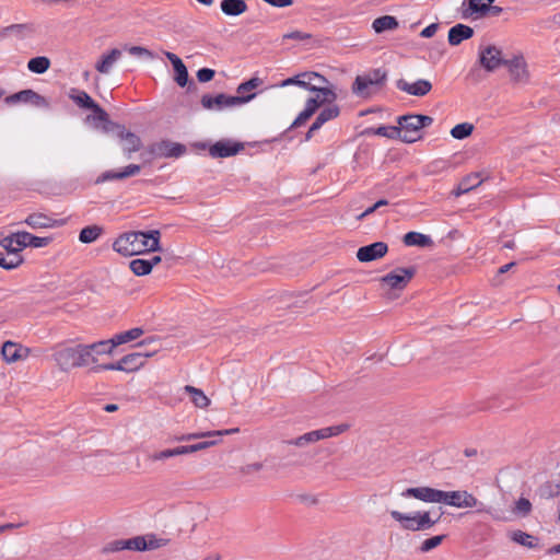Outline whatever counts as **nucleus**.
<instances>
[{"instance_id": "2f4dec72", "label": "nucleus", "mask_w": 560, "mask_h": 560, "mask_svg": "<svg viewBox=\"0 0 560 560\" xmlns=\"http://www.w3.org/2000/svg\"><path fill=\"white\" fill-rule=\"evenodd\" d=\"M481 183L482 179L478 173L469 174L458 183L456 189L454 190V195L459 197L464 194H467L474 188L478 187Z\"/></svg>"}, {"instance_id": "ddd939ff", "label": "nucleus", "mask_w": 560, "mask_h": 560, "mask_svg": "<svg viewBox=\"0 0 560 560\" xmlns=\"http://www.w3.org/2000/svg\"><path fill=\"white\" fill-rule=\"evenodd\" d=\"M116 137L119 139L124 155L130 159L132 153L141 149L142 141L139 136L125 128L122 125L116 126Z\"/></svg>"}, {"instance_id": "f704fd0d", "label": "nucleus", "mask_w": 560, "mask_h": 560, "mask_svg": "<svg viewBox=\"0 0 560 560\" xmlns=\"http://www.w3.org/2000/svg\"><path fill=\"white\" fill-rule=\"evenodd\" d=\"M120 56L121 51L119 49H112L102 56L101 60L95 65V69L101 73H108Z\"/></svg>"}, {"instance_id": "a878e982", "label": "nucleus", "mask_w": 560, "mask_h": 560, "mask_svg": "<svg viewBox=\"0 0 560 560\" xmlns=\"http://www.w3.org/2000/svg\"><path fill=\"white\" fill-rule=\"evenodd\" d=\"M494 0H469L468 7L463 11L464 19H480L487 15L488 3Z\"/></svg>"}, {"instance_id": "2eb2a0df", "label": "nucleus", "mask_w": 560, "mask_h": 560, "mask_svg": "<svg viewBox=\"0 0 560 560\" xmlns=\"http://www.w3.org/2000/svg\"><path fill=\"white\" fill-rule=\"evenodd\" d=\"M504 67L508 68L510 78L515 83H526L529 78L527 63L523 55H516L512 59H506Z\"/></svg>"}, {"instance_id": "a19ab883", "label": "nucleus", "mask_w": 560, "mask_h": 560, "mask_svg": "<svg viewBox=\"0 0 560 560\" xmlns=\"http://www.w3.org/2000/svg\"><path fill=\"white\" fill-rule=\"evenodd\" d=\"M184 390L190 395L191 401L196 407L206 408L209 406L210 399L205 395V393L201 389L196 388L191 385H186L184 387Z\"/></svg>"}, {"instance_id": "b1692460", "label": "nucleus", "mask_w": 560, "mask_h": 560, "mask_svg": "<svg viewBox=\"0 0 560 560\" xmlns=\"http://www.w3.org/2000/svg\"><path fill=\"white\" fill-rule=\"evenodd\" d=\"M240 432L238 428H232V429H225V430H215V431H207V432H194V433H187L182 434L179 436H175L173 440L176 442H184V441H194L198 439L203 438H221L224 435H230Z\"/></svg>"}, {"instance_id": "6ab92c4d", "label": "nucleus", "mask_w": 560, "mask_h": 560, "mask_svg": "<svg viewBox=\"0 0 560 560\" xmlns=\"http://www.w3.org/2000/svg\"><path fill=\"white\" fill-rule=\"evenodd\" d=\"M106 551H121V550H136L145 551V537L136 536L129 539H119L110 542L106 548Z\"/></svg>"}, {"instance_id": "4c0bfd02", "label": "nucleus", "mask_w": 560, "mask_h": 560, "mask_svg": "<svg viewBox=\"0 0 560 560\" xmlns=\"http://www.w3.org/2000/svg\"><path fill=\"white\" fill-rule=\"evenodd\" d=\"M511 539L524 547L536 549L539 545V539L530 534H527L523 530H514L511 534Z\"/></svg>"}, {"instance_id": "c756f323", "label": "nucleus", "mask_w": 560, "mask_h": 560, "mask_svg": "<svg viewBox=\"0 0 560 560\" xmlns=\"http://www.w3.org/2000/svg\"><path fill=\"white\" fill-rule=\"evenodd\" d=\"M150 355L151 354L149 353L142 352H132L124 355L121 358V363L124 364L125 372L131 373L138 371L140 368L144 365L145 359Z\"/></svg>"}, {"instance_id": "58836bf2", "label": "nucleus", "mask_w": 560, "mask_h": 560, "mask_svg": "<svg viewBox=\"0 0 560 560\" xmlns=\"http://www.w3.org/2000/svg\"><path fill=\"white\" fill-rule=\"evenodd\" d=\"M103 228L97 224L88 225L80 231L79 241L83 244H91L103 234Z\"/></svg>"}, {"instance_id": "cd10ccee", "label": "nucleus", "mask_w": 560, "mask_h": 560, "mask_svg": "<svg viewBox=\"0 0 560 560\" xmlns=\"http://www.w3.org/2000/svg\"><path fill=\"white\" fill-rule=\"evenodd\" d=\"M91 110L93 112L94 115H89L86 117V121H101V122H103L102 129H103L104 132L114 131L116 129V126L119 125L117 122L112 121L109 119V116L106 113V110L104 108H102L97 103L92 107Z\"/></svg>"}, {"instance_id": "6e6d98bb", "label": "nucleus", "mask_w": 560, "mask_h": 560, "mask_svg": "<svg viewBox=\"0 0 560 560\" xmlns=\"http://www.w3.org/2000/svg\"><path fill=\"white\" fill-rule=\"evenodd\" d=\"M311 38H312V34L306 33V32H302V31H299V30L285 33L282 36V40L292 39V40L303 42V40H307V39H311Z\"/></svg>"}, {"instance_id": "0e129e2a", "label": "nucleus", "mask_w": 560, "mask_h": 560, "mask_svg": "<svg viewBox=\"0 0 560 560\" xmlns=\"http://www.w3.org/2000/svg\"><path fill=\"white\" fill-rule=\"evenodd\" d=\"M320 105L322 103L319 102L318 97H310L306 101L305 109H308L310 112H312V114H315V112Z\"/></svg>"}, {"instance_id": "6e6552de", "label": "nucleus", "mask_w": 560, "mask_h": 560, "mask_svg": "<svg viewBox=\"0 0 560 560\" xmlns=\"http://www.w3.org/2000/svg\"><path fill=\"white\" fill-rule=\"evenodd\" d=\"M349 429V424L341 423L337 425L326 427L318 430L306 432L295 439L287 441L289 445L298 447H304L311 443H315L319 440L337 436Z\"/></svg>"}, {"instance_id": "de8ad7c7", "label": "nucleus", "mask_w": 560, "mask_h": 560, "mask_svg": "<svg viewBox=\"0 0 560 560\" xmlns=\"http://www.w3.org/2000/svg\"><path fill=\"white\" fill-rule=\"evenodd\" d=\"M474 131V125L469 122H462L454 126L451 130V135L453 138L463 140L469 137Z\"/></svg>"}, {"instance_id": "8fccbe9b", "label": "nucleus", "mask_w": 560, "mask_h": 560, "mask_svg": "<svg viewBox=\"0 0 560 560\" xmlns=\"http://www.w3.org/2000/svg\"><path fill=\"white\" fill-rule=\"evenodd\" d=\"M144 537H145L147 550L159 549L161 547L166 546L170 542L168 539H166V538H159V537H156L153 534L145 535Z\"/></svg>"}, {"instance_id": "473e14b6", "label": "nucleus", "mask_w": 560, "mask_h": 560, "mask_svg": "<svg viewBox=\"0 0 560 560\" xmlns=\"http://www.w3.org/2000/svg\"><path fill=\"white\" fill-rule=\"evenodd\" d=\"M221 11L228 16H238L247 11L248 7L244 0H222Z\"/></svg>"}, {"instance_id": "9b49d317", "label": "nucleus", "mask_w": 560, "mask_h": 560, "mask_svg": "<svg viewBox=\"0 0 560 560\" xmlns=\"http://www.w3.org/2000/svg\"><path fill=\"white\" fill-rule=\"evenodd\" d=\"M417 272L416 267L396 268L381 278V282L394 290L405 289Z\"/></svg>"}, {"instance_id": "e433bc0d", "label": "nucleus", "mask_w": 560, "mask_h": 560, "mask_svg": "<svg viewBox=\"0 0 560 560\" xmlns=\"http://www.w3.org/2000/svg\"><path fill=\"white\" fill-rule=\"evenodd\" d=\"M372 27L375 33L380 34L385 31L396 30L398 27V21L395 16L383 15L373 21Z\"/></svg>"}, {"instance_id": "20e7f679", "label": "nucleus", "mask_w": 560, "mask_h": 560, "mask_svg": "<svg viewBox=\"0 0 560 560\" xmlns=\"http://www.w3.org/2000/svg\"><path fill=\"white\" fill-rule=\"evenodd\" d=\"M387 80V72L381 68L372 69L355 77L351 91L360 97H370L375 90L381 89Z\"/></svg>"}, {"instance_id": "423d86ee", "label": "nucleus", "mask_w": 560, "mask_h": 560, "mask_svg": "<svg viewBox=\"0 0 560 560\" xmlns=\"http://www.w3.org/2000/svg\"><path fill=\"white\" fill-rule=\"evenodd\" d=\"M390 516L395 521L399 522L404 529L418 532L433 527L436 523H439L442 513L436 517V520H432L430 512H416L413 515H409L394 510L390 511Z\"/></svg>"}, {"instance_id": "ea45409f", "label": "nucleus", "mask_w": 560, "mask_h": 560, "mask_svg": "<svg viewBox=\"0 0 560 560\" xmlns=\"http://www.w3.org/2000/svg\"><path fill=\"white\" fill-rule=\"evenodd\" d=\"M310 91L317 92L316 97H318V100L322 104L332 103L337 98V94L335 93L332 88L327 86V84H320V83L314 84L313 83L312 88H310Z\"/></svg>"}, {"instance_id": "69168bd1", "label": "nucleus", "mask_w": 560, "mask_h": 560, "mask_svg": "<svg viewBox=\"0 0 560 560\" xmlns=\"http://www.w3.org/2000/svg\"><path fill=\"white\" fill-rule=\"evenodd\" d=\"M266 3L276 8H285L293 4V0H264Z\"/></svg>"}, {"instance_id": "864d4df0", "label": "nucleus", "mask_w": 560, "mask_h": 560, "mask_svg": "<svg viewBox=\"0 0 560 560\" xmlns=\"http://www.w3.org/2000/svg\"><path fill=\"white\" fill-rule=\"evenodd\" d=\"M102 371H122L125 372L124 364L121 363V359L115 363H105V364H97L94 365L91 369V372L93 373H100Z\"/></svg>"}, {"instance_id": "603ef678", "label": "nucleus", "mask_w": 560, "mask_h": 560, "mask_svg": "<svg viewBox=\"0 0 560 560\" xmlns=\"http://www.w3.org/2000/svg\"><path fill=\"white\" fill-rule=\"evenodd\" d=\"M175 81L179 86H185L188 83V71L184 62L174 67Z\"/></svg>"}, {"instance_id": "79ce46f5", "label": "nucleus", "mask_w": 560, "mask_h": 560, "mask_svg": "<svg viewBox=\"0 0 560 560\" xmlns=\"http://www.w3.org/2000/svg\"><path fill=\"white\" fill-rule=\"evenodd\" d=\"M49 67L50 60L45 56L34 57L30 59L27 62V69L36 74L45 73L49 69Z\"/></svg>"}, {"instance_id": "412c9836", "label": "nucleus", "mask_w": 560, "mask_h": 560, "mask_svg": "<svg viewBox=\"0 0 560 560\" xmlns=\"http://www.w3.org/2000/svg\"><path fill=\"white\" fill-rule=\"evenodd\" d=\"M2 358L8 363H14L25 360L30 354V349L13 341H5L1 349Z\"/></svg>"}, {"instance_id": "09e8293b", "label": "nucleus", "mask_w": 560, "mask_h": 560, "mask_svg": "<svg viewBox=\"0 0 560 560\" xmlns=\"http://www.w3.org/2000/svg\"><path fill=\"white\" fill-rule=\"evenodd\" d=\"M23 262L22 256H14L8 258L5 254L0 253V267L5 270H12L18 268Z\"/></svg>"}, {"instance_id": "7c9ffc66", "label": "nucleus", "mask_w": 560, "mask_h": 560, "mask_svg": "<svg viewBox=\"0 0 560 560\" xmlns=\"http://www.w3.org/2000/svg\"><path fill=\"white\" fill-rule=\"evenodd\" d=\"M340 108L338 105H331L328 107H325L320 110V113L317 115L313 124L311 125V131H317L322 128V126L339 116Z\"/></svg>"}, {"instance_id": "0eeeda50", "label": "nucleus", "mask_w": 560, "mask_h": 560, "mask_svg": "<svg viewBox=\"0 0 560 560\" xmlns=\"http://www.w3.org/2000/svg\"><path fill=\"white\" fill-rule=\"evenodd\" d=\"M186 152V147L178 142H173L171 140H161L158 142H153L145 151L141 153V158L144 162H151L154 159L161 158H179Z\"/></svg>"}, {"instance_id": "4be33fe9", "label": "nucleus", "mask_w": 560, "mask_h": 560, "mask_svg": "<svg viewBox=\"0 0 560 560\" xmlns=\"http://www.w3.org/2000/svg\"><path fill=\"white\" fill-rule=\"evenodd\" d=\"M16 245L21 246L22 248L25 247H33V248H40L45 247L50 244L51 237H39L35 236L28 232L22 231L16 232Z\"/></svg>"}, {"instance_id": "e2e57ef3", "label": "nucleus", "mask_w": 560, "mask_h": 560, "mask_svg": "<svg viewBox=\"0 0 560 560\" xmlns=\"http://www.w3.org/2000/svg\"><path fill=\"white\" fill-rule=\"evenodd\" d=\"M438 28L439 24L432 23L421 31L420 36L423 38H430L435 35Z\"/></svg>"}, {"instance_id": "774afa93", "label": "nucleus", "mask_w": 560, "mask_h": 560, "mask_svg": "<svg viewBox=\"0 0 560 560\" xmlns=\"http://www.w3.org/2000/svg\"><path fill=\"white\" fill-rule=\"evenodd\" d=\"M491 4L492 3H488L487 14L491 16H499L502 13L503 9L501 7Z\"/></svg>"}, {"instance_id": "4468645a", "label": "nucleus", "mask_w": 560, "mask_h": 560, "mask_svg": "<svg viewBox=\"0 0 560 560\" xmlns=\"http://www.w3.org/2000/svg\"><path fill=\"white\" fill-rule=\"evenodd\" d=\"M244 150V143L231 139H222L209 147V155L213 159L230 158Z\"/></svg>"}, {"instance_id": "680f3d73", "label": "nucleus", "mask_w": 560, "mask_h": 560, "mask_svg": "<svg viewBox=\"0 0 560 560\" xmlns=\"http://www.w3.org/2000/svg\"><path fill=\"white\" fill-rule=\"evenodd\" d=\"M214 74V70L210 68H201L197 71V78L202 83L211 81Z\"/></svg>"}, {"instance_id": "4d7b16f0", "label": "nucleus", "mask_w": 560, "mask_h": 560, "mask_svg": "<svg viewBox=\"0 0 560 560\" xmlns=\"http://www.w3.org/2000/svg\"><path fill=\"white\" fill-rule=\"evenodd\" d=\"M260 83H261L260 79L252 78L238 85L237 93L243 95L245 92L256 89Z\"/></svg>"}, {"instance_id": "c03bdc74", "label": "nucleus", "mask_w": 560, "mask_h": 560, "mask_svg": "<svg viewBox=\"0 0 560 560\" xmlns=\"http://www.w3.org/2000/svg\"><path fill=\"white\" fill-rule=\"evenodd\" d=\"M15 238L16 232L0 240V246H2L11 257L21 256L20 252L23 249L21 246L16 245Z\"/></svg>"}, {"instance_id": "5701e85b", "label": "nucleus", "mask_w": 560, "mask_h": 560, "mask_svg": "<svg viewBox=\"0 0 560 560\" xmlns=\"http://www.w3.org/2000/svg\"><path fill=\"white\" fill-rule=\"evenodd\" d=\"M141 171V166L138 164H129L125 166L120 171H106L104 172L97 179V183L100 182H107V180H121L127 177H131L135 175H138Z\"/></svg>"}, {"instance_id": "f03ea898", "label": "nucleus", "mask_w": 560, "mask_h": 560, "mask_svg": "<svg viewBox=\"0 0 560 560\" xmlns=\"http://www.w3.org/2000/svg\"><path fill=\"white\" fill-rule=\"evenodd\" d=\"M161 233L159 230L147 232H127L120 234L113 243V249L122 256L139 255L144 252H159Z\"/></svg>"}, {"instance_id": "a18cd8bd", "label": "nucleus", "mask_w": 560, "mask_h": 560, "mask_svg": "<svg viewBox=\"0 0 560 560\" xmlns=\"http://www.w3.org/2000/svg\"><path fill=\"white\" fill-rule=\"evenodd\" d=\"M130 270L136 276H145L152 271V264L148 259L137 258L129 262Z\"/></svg>"}, {"instance_id": "393cba45", "label": "nucleus", "mask_w": 560, "mask_h": 560, "mask_svg": "<svg viewBox=\"0 0 560 560\" xmlns=\"http://www.w3.org/2000/svg\"><path fill=\"white\" fill-rule=\"evenodd\" d=\"M143 329L140 327L131 328L127 331L120 332L115 335L113 338L106 340L107 346L109 348L110 354L113 353V350L122 343H127L129 341L138 339L140 336L143 335Z\"/></svg>"}, {"instance_id": "c85d7f7f", "label": "nucleus", "mask_w": 560, "mask_h": 560, "mask_svg": "<svg viewBox=\"0 0 560 560\" xmlns=\"http://www.w3.org/2000/svg\"><path fill=\"white\" fill-rule=\"evenodd\" d=\"M24 222L32 229H47L62 224V221L51 219L44 213H32L24 220Z\"/></svg>"}, {"instance_id": "f257e3e1", "label": "nucleus", "mask_w": 560, "mask_h": 560, "mask_svg": "<svg viewBox=\"0 0 560 560\" xmlns=\"http://www.w3.org/2000/svg\"><path fill=\"white\" fill-rule=\"evenodd\" d=\"M102 354H110L106 340L90 345H60L56 347L52 358L62 371H68L73 368H82L95 363L97 362V357Z\"/></svg>"}, {"instance_id": "39448f33", "label": "nucleus", "mask_w": 560, "mask_h": 560, "mask_svg": "<svg viewBox=\"0 0 560 560\" xmlns=\"http://www.w3.org/2000/svg\"><path fill=\"white\" fill-rule=\"evenodd\" d=\"M441 503L457 509L475 508L477 513H491V508L479 501L472 493L466 490L443 491Z\"/></svg>"}, {"instance_id": "a211bd4d", "label": "nucleus", "mask_w": 560, "mask_h": 560, "mask_svg": "<svg viewBox=\"0 0 560 560\" xmlns=\"http://www.w3.org/2000/svg\"><path fill=\"white\" fill-rule=\"evenodd\" d=\"M388 252V246L384 242H375L370 245L362 246L357 252V258L361 262H370L382 258Z\"/></svg>"}, {"instance_id": "c9c22d12", "label": "nucleus", "mask_w": 560, "mask_h": 560, "mask_svg": "<svg viewBox=\"0 0 560 560\" xmlns=\"http://www.w3.org/2000/svg\"><path fill=\"white\" fill-rule=\"evenodd\" d=\"M402 242L406 246L430 247L433 245V241L429 235L413 231L406 233Z\"/></svg>"}, {"instance_id": "5fc2aeb1", "label": "nucleus", "mask_w": 560, "mask_h": 560, "mask_svg": "<svg viewBox=\"0 0 560 560\" xmlns=\"http://www.w3.org/2000/svg\"><path fill=\"white\" fill-rule=\"evenodd\" d=\"M532 511V503L528 499L520 498L515 502V506L513 509V512L517 515L525 516Z\"/></svg>"}, {"instance_id": "13d9d810", "label": "nucleus", "mask_w": 560, "mask_h": 560, "mask_svg": "<svg viewBox=\"0 0 560 560\" xmlns=\"http://www.w3.org/2000/svg\"><path fill=\"white\" fill-rule=\"evenodd\" d=\"M128 52L136 57H147L149 59H153L154 55L148 48L141 46H130L127 48Z\"/></svg>"}, {"instance_id": "f3484780", "label": "nucleus", "mask_w": 560, "mask_h": 560, "mask_svg": "<svg viewBox=\"0 0 560 560\" xmlns=\"http://www.w3.org/2000/svg\"><path fill=\"white\" fill-rule=\"evenodd\" d=\"M405 498H415L427 503H441L442 490L431 487L408 488L401 493Z\"/></svg>"}, {"instance_id": "1a4fd4ad", "label": "nucleus", "mask_w": 560, "mask_h": 560, "mask_svg": "<svg viewBox=\"0 0 560 560\" xmlns=\"http://www.w3.org/2000/svg\"><path fill=\"white\" fill-rule=\"evenodd\" d=\"M256 96L255 93L248 94V95H237V96H230L225 95L223 93L218 94L215 96H212L210 94H205L201 97V105L207 109H213L214 107L217 109H222L224 107H233L236 105L245 104L249 101H252Z\"/></svg>"}, {"instance_id": "7ed1b4c3", "label": "nucleus", "mask_w": 560, "mask_h": 560, "mask_svg": "<svg viewBox=\"0 0 560 560\" xmlns=\"http://www.w3.org/2000/svg\"><path fill=\"white\" fill-rule=\"evenodd\" d=\"M433 118L428 115L409 114L397 118L398 128H401L400 141L413 143L422 138V129L431 126Z\"/></svg>"}, {"instance_id": "f8f14e48", "label": "nucleus", "mask_w": 560, "mask_h": 560, "mask_svg": "<svg viewBox=\"0 0 560 560\" xmlns=\"http://www.w3.org/2000/svg\"><path fill=\"white\" fill-rule=\"evenodd\" d=\"M4 102L8 105L25 103L45 109H48L50 107V103L47 101L46 97L31 89L22 90L18 93L11 94L4 98Z\"/></svg>"}, {"instance_id": "37998d69", "label": "nucleus", "mask_w": 560, "mask_h": 560, "mask_svg": "<svg viewBox=\"0 0 560 560\" xmlns=\"http://www.w3.org/2000/svg\"><path fill=\"white\" fill-rule=\"evenodd\" d=\"M33 28L27 24H12L5 28H3L0 36H9L14 35L15 37L23 39L30 33H32Z\"/></svg>"}, {"instance_id": "49530a36", "label": "nucleus", "mask_w": 560, "mask_h": 560, "mask_svg": "<svg viewBox=\"0 0 560 560\" xmlns=\"http://www.w3.org/2000/svg\"><path fill=\"white\" fill-rule=\"evenodd\" d=\"M372 132L376 136L385 137L388 139H399L401 135V128L398 126H380L373 129Z\"/></svg>"}, {"instance_id": "aec40b11", "label": "nucleus", "mask_w": 560, "mask_h": 560, "mask_svg": "<svg viewBox=\"0 0 560 560\" xmlns=\"http://www.w3.org/2000/svg\"><path fill=\"white\" fill-rule=\"evenodd\" d=\"M396 86L398 90L413 96H424L432 90L431 82L424 79H419L413 83L399 79L396 82Z\"/></svg>"}, {"instance_id": "9d476101", "label": "nucleus", "mask_w": 560, "mask_h": 560, "mask_svg": "<svg viewBox=\"0 0 560 560\" xmlns=\"http://www.w3.org/2000/svg\"><path fill=\"white\" fill-rule=\"evenodd\" d=\"M478 57L480 66L488 72H494L506 63L502 49L495 45L480 46Z\"/></svg>"}, {"instance_id": "bf43d9fd", "label": "nucleus", "mask_w": 560, "mask_h": 560, "mask_svg": "<svg viewBox=\"0 0 560 560\" xmlns=\"http://www.w3.org/2000/svg\"><path fill=\"white\" fill-rule=\"evenodd\" d=\"M174 456L175 455L173 454V450L167 448V450L159 451V452H155V453L149 455V459L152 462H159V460L168 459Z\"/></svg>"}, {"instance_id": "338daca9", "label": "nucleus", "mask_w": 560, "mask_h": 560, "mask_svg": "<svg viewBox=\"0 0 560 560\" xmlns=\"http://www.w3.org/2000/svg\"><path fill=\"white\" fill-rule=\"evenodd\" d=\"M262 469V464L261 463H253V464H249L247 465L244 469H243V474H250L253 471H259Z\"/></svg>"}, {"instance_id": "72a5a7b5", "label": "nucleus", "mask_w": 560, "mask_h": 560, "mask_svg": "<svg viewBox=\"0 0 560 560\" xmlns=\"http://www.w3.org/2000/svg\"><path fill=\"white\" fill-rule=\"evenodd\" d=\"M69 98L73 101V103L83 109H92V107L96 104V102L83 90L71 89L68 94Z\"/></svg>"}, {"instance_id": "dca6fc26", "label": "nucleus", "mask_w": 560, "mask_h": 560, "mask_svg": "<svg viewBox=\"0 0 560 560\" xmlns=\"http://www.w3.org/2000/svg\"><path fill=\"white\" fill-rule=\"evenodd\" d=\"M313 80H318V83H320V84L329 83L328 80L324 75H322L317 72L307 71V72H302L294 77L283 80L280 83V86L284 88V86H289V85H298L300 88H303V89L310 91V88H312V85H313Z\"/></svg>"}, {"instance_id": "052dcab7", "label": "nucleus", "mask_w": 560, "mask_h": 560, "mask_svg": "<svg viewBox=\"0 0 560 560\" xmlns=\"http://www.w3.org/2000/svg\"><path fill=\"white\" fill-rule=\"evenodd\" d=\"M314 114L308 109H303L298 117L294 119L290 128H296L304 125Z\"/></svg>"}, {"instance_id": "bb28decb", "label": "nucleus", "mask_w": 560, "mask_h": 560, "mask_svg": "<svg viewBox=\"0 0 560 560\" xmlns=\"http://www.w3.org/2000/svg\"><path fill=\"white\" fill-rule=\"evenodd\" d=\"M474 35V30L465 24H456L448 31V43L452 46L459 45L463 40L471 38Z\"/></svg>"}, {"instance_id": "3c124183", "label": "nucleus", "mask_w": 560, "mask_h": 560, "mask_svg": "<svg viewBox=\"0 0 560 560\" xmlns=\"http://www.w3.org/2000/svg\"><path fill=\"white\" fill-rule=\"evenodd\" d=\"M444 538H445V535H438V536L428 538L421 544L419 549L421 552H428V551L436 548L438 546H440L442 544V541L444 540Z\"/></svg>"}]
</instances>
